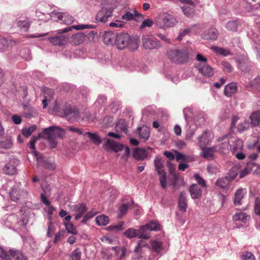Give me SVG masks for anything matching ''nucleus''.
Returning a JSON list of instances; mask_svg holds the SVG:
<instances>
[{"label": "nucleus", "instance_id": "49530a36", "mask_svg": "<svg viewBox=\"0 0 260 260\" xmlns=\"http://www.w3.org/2000/svg\"><path fill=\"white\" fill-rule=\"evenodd\" d=\"M64 114L68 117H76L78 114L77 109L71 107L67 108L64 110Z\"/></svg>", "mask_w": 260, "mask_h": 260}, {"label": "nucleus", "instance_id": "09e8293b", "mask_svg": "<svg viewBox=\"0 0 260 260\" xmlns=\"http://www.w3.org/2000/svg\"><path fill=\"white\" fill-rule=\"evenodd\" d=\"M133 204L134 202L132 201L131 203L122 204L119 208L120 216L125 215L127 213V211L129 207L131 206V205Z\"/></svg>", "mask_w": 260, "mask_h": 260}, {"label": "nucleus", "instance_id": "bf43d9fd", "mask_svg": "<svg viewBox=\"0 0 260 260\" xmlns=\"http://www.w3.org/2000/svg\"><path fill=\"white\" fill-rule=\"evenodd\" d=\"M41 134H39L38 136H33L29 142V148L31 149H35V143L38 139L41 137Z\"/></svg>", "mask_w": 260, "mask_h": 260}, {"label": "nucleus", "instance_id": "a19ab883", "mask_svg": "<svg viewBox=\"0 0 260 260\" xmlns=\"http://www.w3.org/2000/svg\"><path fill=\"white\" fill-rule=\"evenodd\" d=\"M17 25L22 32L27 31L30 27V23L27 20H19L17 22Z\"/></svg>", "mask_w": 260, "mask_h": 260}, {"label": "nucleus", "instance_id": "39448f33", "mask_svg": "<svg viewBox=\"0 0 260 260\" xmlns=\"http://www.w3.org/2000/svg\"><path fill=\"white\" fill-rule=\"evenodd\" d=\"M155 23L159 28H165L174 26L177 21L172 15L163 13L159 15Z\"/></svg>", "mask_w": 260, "mask_h": 260}, {"label": "nucleus", "instance_id": "393cba45", "mask_svg": "<svg viewBox=\"0 0 260 260\" xmlns=\"http://www.w3.org/2000/svg\"><path fill=\"white\" fill-rule=\"evenodd\" d=\"M147 155L148 152L145 149L137 148L134 152V156L139 160L144 159Z\"/></svg>", "mask_w": 260, "mask_h": 260}, {"label": "nucleus", "instance_id": "e433bc0d", "mask_svg": "<svg viewBox=\"0 0 260 260\" xmlns=\"http://www.w3.org/2000/svg\"><path fill=\"white\" fill-rule=\"evenodd\" d=\"M84 135H87L91 142L96 145H99L102 142L101 138L96 133L86 132L84 134Z\"/></svg>", "mask_w": 260, "mask_h": 260}, {"label": "nucleus", "instance_id": "ea45409f", "mask_svg": "<svg viewBox=\"0 0 260 260\" xmlns=\"http://www.w3.org/2000/svg\"><path fill=\"white\" fill-rule=\"evenodd\" d=\"M230 181L228 179L225 177L221 178H219L216 181L215 184L217 186L221 188H226L229 184Z\"/></svg>", "mask_w": 260, "mask_h": 260}, {"label": "nucleus", "instance_id": "473e14b6", "mask_svg": "<svg viewBox=\"0 0 260 260\" xmlns=\"http://www.w3.org/2000/svg\"><path fill=\"white\" fill-rule=\"evenodd\" d=\"M154 166L155 170L157 172V174L164 173L165 172L164 169V165L162 163L161 159L156 156L154 159Z\"/></svg>", "mask_w": 260, "mask_h": 260}, {"label": "nucleus", "instance_id": "0e129e2a", "mask_svg": "<svg viewBox=\"0 0 260 260\" xmlns=\"http://www.w3.org/2000/svg\"><path fill=\"white\" fill-rule=\"evenodd\" d=\"M251 171V169L249 168V165L247 166L244 169H243L242 171L240 170V175L239 177L240 178H242L247 175Z\"/></svg>", "mask_w": 260, "mask_h": 260}, {"label": "nucleus", "instance_id": "0eeeda50", "mask_svg": "<svg viewBox=\"0 0 260 260\" xmlns=\"http://www.w3.org/2000/svg\"><path fill=\"white\" fill-rule=\"evenodd\" d=\"M108 146L112 150L117 152L124 149L125 155L126 157L129 155V149L127 146L125 147L123 145L118 144L111 139H107L106 143L104 146V149H106Z\"/></svg>", "mask_w": 260, "mask_h": 260}, {"label": "nucleus", "instance_id": "2eb2a0df", "mask_svg": "<svg viewBox=\"0 0 260 260\" xmlns=\"http://www.w3.org/2000/svg\"><path fill=\"white\" fill-rule=\"evenodd\" d=\"M44 98L42 101L43 108L45 109L47 107L48 102L51 101L53 100L54 95V91L50 88H45L44 90Z\"/></svg>", "mask_w": 260, "mask_h": 260}, {"label": "nucleus", "instance_id": "5701e85b", "mask_svg": "<svg viewBox=\"0 0 260 260\" xmlns=\"http://www.w3.org/2000/svg\"><path fill=\"white\" fill-rule=\"evenodd\" d=\"M116 35L112 31H109L105 32L103 37L104 43L106 45L113 44L114 40H116Z\"/></svg>", "mask_w": 260, "mask_h": 260}, {"label": "nucleus", "instance_id": "a211bd4d", "mask_svg": "<svg viewBox=\"0 0 260 260\" xmlns=\"http://www.w3.org/2000/svg\"><path fill=\"white\" fill-rule=\"evenodd\" d=\"M85 39V35L82 32H79L72 36L71 42L75 45H78L82 44Z\"/></svg>", "mask_w": 260, "mask_h": 260}, {"label": "nucleus", "instance_id": "423d86ee", "mask_svg": "<svg viewBox=\"0 0 260 260\" xmlns=\"http://www.w3.org/2000/svg\"><path fill=\"white\" fill-rule=\"evenodd\" d=\"M143 47L147 50L158 49L161 47V43L153 36L149 35H143L142 37Z\"/></svg>", "mask_w": 260, "mask_h": 260}, {"label": "nucleus", "instance_id": "a878e982", "mask_svg": "<svg viewBox=\"0 0 260 260\" xmlns=\"http://www.w3.org/2000/svg\"><path fill=\"white\" fill-rule=\"evenodd\" d=\"M240 165H235L231 169L229 173L226 176V177L231 182L233 181L237 176L238 173L240 172Z\"/></svg>", "mask_w": 260, "mask_h": 260}, {"label": "nucleus", "instance_id": "a18cd8bd", "mask_svg": "<svg viewBox=\"0 0 260 260\" xmlns=\"http://www.w3.org/2000/svg\"><path fill=\"white\" fill-rule=\"evenodd\" d=\"M148 231H149L146 228L143 229V225L141 226L140 230H139L140 234L138 236V238L139 239L145 240L150 239V235L149 233H148Z\"/></svg>", "mask_w": 260, "mask_h": 260}, {"label": "nucleus", "instance_id": "f3484780", "mask_svg": "<svg viewBox=\"0 0 260 260\" xmlns=\"http://www.w3.org/2000/svg\"><path fill=\"white\" fill-rule=\"evenodd\" d=\"M198 68L199 72L205 77H210L213 74L212 68L207 63L200 64Z\"/></svg>", "mask_w": 260, "mask_h": 260}, {"label": "nucleus", "instance_id": "f704fd0d", "mask_svg": "<svg viewBox=\"0 0 260 260\" xmlns=\"http://www.w3.org/2000/svg\"><path fill=\"white\" fill-rule=\"evenodd\" d=\"M9 253L16 260H27L26 256L19 250L10 249Z\"/></svg>", "mask_w": 260, "mask_h": 260}, {"label": "nucleus", "instance_id": "6e6552de", "mask_svg": "<svg viewBox=\"0 0 260 260\" xmlns=\"http://www.w3.org/2000/svg\"><path fill=\"white\" fill-rule=\"evenodd\" d=\"M113 9L111 7L102 8L98 13L96 20L102 23L107 22L109 18L112 17Z\"/></svg>", "mask_w": 260, "mask_h": 260}, {"label": "nucleus", "instance_id": "c756f323", "mask_svg": "<svg viewBox=\"0 0 260 260\" xmlns=\"http://www.w3.org/2000/svg\"><path fill=\"white\" fill-rule=\"evenodd\" d=\"M172 175L173 178L170 184V186H172L173 188L176 186L179 188L180 186L183 185V180L181 178H179L176 174Z\"/></svg>", "mask_w": 260, "mask_h": 260}, {"label": "nucleus", "instance_id": "37998d69", "mask_svg": "<svg viewBox=\"0 0 260 260\" xmlns=\"http://www.w3.org/2000/svg\"><path fill=\"white\" fill-rule=\"evenodd\" d=\"M146 228L149 231H159L160 229V225L154 221H150L148 224L143 225V229Z\"/></svg>", "mask_w": 260, "mask_h": 260}, {"label": "nucleus", "instance_id": "680f3d73", "mask_svg": "<svg viewBox=\"0 0 260 260\" xmlns=\"http://www.w3.org/2000/svg\"><path fill=\"white\" fill-rule=\"evenodd\" d=\"M212 49L219 54L222 55L223 56H226L229 54V51L222 48L217 47H212Z\"/></svg>", "mask_w": 260, "mask_h": 260}, {"label": "nucleus", "instance_id": "dca6fc26", "mask_svg": "<svg viewBox=\"0 0 260 260\" xmlns=\"http://www.w3.org/2000/svg\"><path fill=\"white\" fill-rule=\"evenodd\" d=\"M202 38L205 40H216L218 36V31L215 28H212L202 35Z\"/></svg>", "mask_w": 260, "mask_h": 260}, {"label": "nucleus", "instance_id": "f8f14e48", "mask_svg": "<svg viewBox=\"0 0 260 260\" xmlns=\"http://www.w3.org/2000/svg\"><path fill=\"white\" fill-rule=\"evenodd\" d=\"M211 133L209 131H205L201 136L198 137L199 144L200 147L208 145L211 141Z\"/></svg>", "mask_w": 260, "mask_h": 260}, {"label": "nucleus", "instance_id": "13d9d810", "mask_svg": "<svg viewBox=\"0 0 260 260\" xmlns=\"http://www.w3.org/2000/svg\"><path fill=\"white\" fill-rule=\"evenodd\" d=\"M195 180L197 181L198 183L203 187H206V184L205 180L200 176L199 174H196L193 176Z\"/></svg>", "mask_w": 260, "mask_h": 260}, {"label": "nucleus", "instance_id": "4d7b16f0", "mask_svg": "<svg viewBox=\"0 0 260 260\" xmlns=\"http://www.w3.org/2000/svg\"><path fill=\"white\" fill-rule=\"evenodd\" d=\"M81 253L79 249L74 250L71 255V260H80Z\"/></svg>", "mask_w": 260, "mask_h": 260}, {"label": "nucleus", "instance_id": "603ef678", "mask_svg": "<svg viewBox=\"0 0 260 260\" xmlns=\"http://www.w3.org/2000/svg\"><path fill=\"white\" fill-rule=\"evenodd\" d=\"M12 146V142L10 140L6 139L0 143V147L6 149H10Z\"/></svg>", "mask_w": 260, "mask_h": 260}, {"label": "nucleus", "instance_id": "6e6d98bb", "mask_svg": "<svg viewBox=\"0 0 260 260\" xmlns=\"http://www.w3.org/2000/svg\"><path fill=\"white\" fill-rule=\"evenodd\" d=\"M237 21H232L226 23L225 27L231 31H235L237 28Z\"/></svg>", "mask_w": 260, "mask_h": 260}, {"label": "nucleus", "instance_id": "5fc2aeb1", "mask_svg": "<svg viewBox=\"0 0 260 260\" xmlns=\"http://www.w3.org/2000/svg\"><path fill=\"white\" fill-rule=\"evenodd\" d=\"M243 260H256L254 255L250 252H244L241 255Z\"/></svg>", "mask_w": 260, "mask_h": 260}, {"label": "nucleus", "instance_id": "052dcab7", "mask_svg": "<svg viewBox=\"0 0 260 260\" xmlns=\"http://www.w3.org/2000/svg\"><path fill=\"white\" fill-rule=\"evenodd\" d=\"M254 212L255 214L260 216V199L258 198L255 200Z\"/></svg>", "mask_w": 260, "mask_h": 260}, {"label": "nucleus", "instance_id": "7ed1b4c3", "mask_svg": "<svg viewBox=\"0 0 260 260\" xmlns=\"http://www.w3.org/2000/svg\"><path fill=\"white\" fill-rule=\"evenodd\" d=\"M43 138L48 142L51 148L56 147L57 138H62L64 135V130L58 126H51L44 128L42 132Z\"/></svg>", "mask_w": 260, "mask_h": 260}, {"label": "nucleus", "instance_id": "bb28decb", "mask_svg": "<svg viewBox=\"0 0 260 260\" xmlns=\"http://www.w3.org/2000/svg\"><path fill=\"white\" fill-rule=\"evenodd\" d=\"M201 147L202 149V156L206 158L212 157L214 153L217 151V147L208 148L203 146Z\"/></svg>", "mask_w": 260, "mask_h": 260}, {"label": "nucleus", "instance_id": "4468645a", "mask_svg": "<svg viewBox=\"0 0 260 260\" xmlns=\"http://www.w3.org/2000/svg\"><path fill=\"white\" fill-rule=\"evenodd\" d=\"M37 160L39 165L42 166L46 169L49 170H54L56 168V165L54 163L48 161L42 156L37 157Z\"/></svg>", "mask_w": 260, "mask_h": 260}, {"label": "nucleus", "instance_id": "79ce46f5", "mask_svg": "<svg viewBox=\"0 0 260 260\" xmlns=\"http://www.w3.org/2000/svg\"><path fill=\"white\" fill-rule=\"evenodd\" d=\"M143 247H147L150 248V245L146 243V242L143 241L142 239L139 240L137 243L136 247L135 248L134 251L135 253H142V248Z\"/></svg>", "mask_w": 260, "mask_h": 260}, {"label": "nucleus", "instance_id": "cd10ccee", "mask_svg": "<svg viewBox=\"0 0 260 260\" xmlns=\"http://www.w3.org/2000/svg\"><path fill=\"white\" fill-rule=\"evenodd\" d=\"M150 248L154 252L158 254L163 249L162 243L157 240H152L150 242Z\"/></svg>", "mask_w": 260, "mask_h": 260}, {"label": "nucleus", "instance_id": "c03bdc74", "mask_svg": "<svg viewBox=\"0 0 260 260\" xmlns=\"http://www.w3.org/2000/svg\"><path fill=\"white\" fill-rule=\"evenodd\" d=\"M95 221L99 225H105L109 222V218L105 215H101L96 217Z\"/></svg>", "mask_w": 260, "mask_h": 260}, {"label": "nucleus", "instance_id": "4c0bfd02", "mask_svg": "<svg viewBox=\"0 0 260 260\" xmlns=\"http://www.w3.org/2000/svg\"><path fill=\"white\" fill-rule=\"evenodd\" d=\"M140 234V232L138 230H136L133 228H129L126 230L124 233V236L129 239H132L136 237H138Z\"/></svg>", "mask_w": 260, "mask_h": 260}, {"label": "nucleus", "instance_id": "6ab92c4d", "mask_svg": "<svg viewBox=\"0 0 260 260\" xmlns=\"http://www.w3.org/2000/svg\"><path fill=\"white\" fill-rule=\"evenodd\" d=\"M189 192L191 198L199 199L202 195V190L196 184H192L189 188Z\"/></svg>", "mask_w": 260, "mask_h": 260}, {"label": "nucleus", "instance_id": "1a4fd4ad", "mask_svg": "<svg viewBox=\"0 0 260 260\" xmlns=\"http://www.w3.org/2000/svg\"><path fill=\"white\" fill-rule=\"evenodd\" d=\"M219 142L222 141L219 144V147L217 149V151H219L220 153H225L228 152L230 149L232 150V144L230 142V139L228 138V136H224L220 137L218 139Z\"/></svg>", "mask_w": 260, "mask_h": 260}, {"label": "nucleus", "instance_id": "9b49d317", "mask_svg": "<svg viewBox=\"0 0 260 260\" xmlns=\"http://www.w3.org/2000/svg\"><path fill=\"white\" fill-rule=\"evenodd\" d=\"M87 209L85 204H78L75 205L73 207V211L75 212V218L78 220L79 218L83 216L84 214L87 212Z\"/></svg>", "mask_w": 260, "mask_h": 260}, {"label": "nucleus", "instance_id": "58836bf2", "mask_svg": "<svg viewBox=\"0 0 260 260\" xmlns=\"http://www.w3.org/2000/svg\"><path fill=\"white\" fill-rule=\"evenodd\" d=\"M138 131L141 138H143L145 140L148 139L150 136V131L148 127L146 126L139 127L138 128Z\"/></svg>", "mask_w": 260, "mask_h": 260}, {"label": "nucleus", "instance_id": "4be33fe9", "mask_svg": "<svg viewBox=\"0 0 260 260\" xmlns=\"http://www.w3.org/2000/svg\"><path fill=\"white\" fill-rule=\"evenodd\" d=\"M246 191L245 189H239L235 193V198L234 200V204L237 206L241 205L242 200L244 198Z\"/></svg>", "mask_w": 260, "mask_h": 260}, {"label": "nucleus", "instance_id": "338daca9", "mask_svg": "<svg viewBox=\"0 0 260 260\" xmlns=\"http://www.w3.org/2000/svg\"><path fill=\"white\" fill-rule=\"evenodd\" d=\"M176 159L177 161H179L181 159H182L183 161H187L189 158H190V157L188 156L183 155L177 151H176Z\"/></svg>", "mask_w": 260, "mask_h": 260}, {"label": "nucleus", "instance_id": "69168bd1", "mask_svg": "<svg viewBox=\"0 0 260 260\" xmlns=\"http://www.w3.org/2000/svg\"><path fill=\"white\" fill-rule=\"evenodd\" d=\"M0 257L5 260H12L7 252L0 247Z\"/></svg>", "mask_w": 260, "mask_h": 260}, {"label": "nucleus", "instance_id": "b1692460", "mask_svg": "<svg viewBox=\"0 0 260 260\" xmlns=\"http://www.w3.org/2000/svg\"><path fill=\"white\" fill-rule=\"evenodd\" d=\"M23 192L18 186H15L13 187L10 193L11 199L13 201L17 202L19 199Z\"/></svg>", "mask_w": 260, "mask_h": 260}, {"label": "nucleus", "instance_id": "864d4df0", "mask_svg": "<svg viewBox=\"0 0 260 260\" xmlns=\"http://www.w3.org/2000/svg\"><path fill=\"white\" fill-rule=\"evenodd\" d=\"M191 31V28H186L180 31L179 35L177 38V40L180 42L182 40L183 37L189 34Z\"/></svg>", "mask_w": 260, "mask_h": 260}, {"label": "nucleus", "instance_id": "72a5a7b5", "mask_svg": "<svg viewBox=\"0 0 260 260\" xmlns=\"http://www.w3.org/2000/svg\"><path fill=\"white\" fill-rule=\"evenodd\" d=\"M237 90V85L235 83H231L227 85L224 88L225 94L230 97Z\"/></svg>", "mask_w": 260, "mask_h": 260}, {"label": "nucleus", "instance_id": "f257e3e1", "mask_svg": "<svg viewBox=\"0 0 260 260\" xmlns=\"http://www.w3.org/2000/svg\"><path fill=\"white\" fill-rule=\"evenodd\" d=\"M139 40L136 37L131 36L126 32H119L116 34L115 45L118 49L123 50L128 49L131 51H135L139 47Z\"/></svg>", "mask_w": 260, "mask_h": 260}, {"label": "nucleus", "instance_id": "9d476101", "mask_svg": "<svg viewBox=\"0 0 260 260\" xmlns=\"http://www.w3.org/2000/svg\"><path fill=\"white\" fill-rule=\"evenodd\" d=\"M179 2L187 5L181 7L184 15L189 17H192L194 13V2L191 0H179Z\"/></svg>", "mask_w": 260, "mask_h": 260}, {"label": "nucleus", "instance_id": "8fccbe9b", "mask_svg": "<svg viewBox=\"0 0 260 260\" xmlns=\"http://www.w3.org/2000/svg\"><path fill=\"white\" fill-rule=\"evenodd\" d=\"M66 229L68 232L70 234L76 235L77 234V232L76 228L73 223L70 222H68L64 223Z\"/></svg>", "mask_w": 260, "mask_h": 260}, {"label": "nucleus", "instance_id": "2f4dec72", "mask_svg": "<svg viewBox=\"0 0 260 260\" xmlns=\"http://www.w3.org/2000/svg\"><path fill=\"white\" fill-rule=\"evenodd\" d=\"M115 128L117 132H123L125 134L127 133L126 124L124 119H119L116 123Z\"/></svg>", "mask_w": 260, "mask_h": 260}, {"label": "nucleus", "instance_id": "ddd939ff", "mask_svg": "<svg viewBox=\"0 0 260 260\" xmlns=\"http://www.w3.org/2000/svg\"><path fill=\"white\" fill-rule=\"evenodd\" d=\"M18 161L17 160H12L7 164L3 169V171L6 174L12 175L16 173Z\"/></svg>", "mask_w": 260, "mask_h": 260}, {"label": "nucleus", "instance_id": "7c9ffc66", "mask_svg": "<svg viewBox=\"0 0 260 260\" xmlns=\"http://www.w3.org/2000/svg\"><path fill=\"white\" fill-rule=\"evenodd\" d=\"M58 20L62 21V23L69 25L74 21V18L71 16L66 14H58L57 16Z\"/></svg>", "mask_w": 260, "mask_h": 260}, {"label": "nucleus", "instance_id": "3c124183", "mask_svg": "<svg viewBox=\"0 0 260 260\" xmlns=\"http://www.w3.org/2000/svg\"><path fill=\"white\" fill-rule=\"evenodd\" d=\"M159 176V181L160 184L162 188L165 189L167 187V176L166 173L164 172V173L158 174Z\"/></svg>", "mask_w": 260, "mask_h": 260}, {"label": "nucleus", "instance_id": "412c9836", "mask_svg": "<svg viewBox=\"0 0 260 260\" xmlns=\"http://www.w3.org/2000/svg\"><path fill=\"white\" fill-rule=\"evenodd\" d=\"M187 206L185 192L184 191H182L180 193L178 199V207L181 211L185 212Z\"/></svg>", "mask_w": 260, "mask_h": 260}, {"label": "nucleus", "instance_id": "20e7f679", "mask_svg": "<svg viewBox=\"0 0 260 260\" xmlns=\"http://www.w3.org/2000/svg\"><path fill=\"white\" fill-rule=\"evenodd\" d=\"M169 58L178 64H182L188 61L189 52L187 47H183L180 49H173L168 53Z\"/></svg>", "mask_w": 260, "mask_h": 260}, {"label": "nucleus", "instance_id": "774afa93", "mask_svg": "<svg viewBox=\"0 0 260 260\" xmlns=\"http://www.w3.org/2000/svg\"><path fill=\"white\" fill-rule=\"evenodd\" d=\"M122 19L126 21H130L134 19V15L130 12H127L122 16Z\"/></svg>", "mask_w": 260, "mask_h": 260}, {"label": "nucleus", "instance_id": "aec40b11", "mask_svg": "<svg viewBox=\"0 0 260 260\" xmlns=\"http://www.w3.org/2000/svg\"><path fill=\"white\" fill-rule=\"evenodd\" d=\"M230 142L232 144V151L234 153L238 150L241 149L243 145V141L235 137L230 138Z\"/></svg>", "mask_w": 260, "mask_h": 260}, {"label": "nucleus", "instance_id": "c9c22d12", "mask_svg": "<svg viewBox=\"0 0 260 260\" xmlns=\"http://www.w3.org/2000/svg\"><path fill=\"white\" fill-rule=\"evenodd\" d=\"M248 216L242 212H239L235 214L233 216V219L235 221H241L246 223Z\"/></svg>", "mask_w": 260, "mask_h": 260}, {"label": "nucleus", "instance_id": "c85d7f7f", "mask_svg": "<svg viewBox=\"0 0 260 260\" xmlns=\"http://www.w3.org/2000/svg\"><path fill=\"white\" fill-rule=\"evenodd\" d=\"M250 118L252 125L260 127V110H257L252 113Z\"/></svg>", "mask_w": 260, "mask_h": 260}, {"label": "nucleus", "instance_id": "e2e57ef3", "mask_svg": "<svg viewBox=\"0 0 260 260\" xmlns=\"http://www.w3.org/2000/svg\"><path fill=\"white\" fill-rule=\"evenodd\" d=\"M153 23L154 22L152 19H147L144 20L141 25V28H143L146 27H150L152 26Z\"/></svg>", "mask_w": 260, "mask_h": 260}, {"label": "nucleus", "instance_id": "f03ea898", "mask_svg": "<svg viewBox=\"0 0 260 260\" xmlns=\"http://www.w3.org/2000/svg\"><path fill=\"white\" fill-rule=\"evenodd\" d=\"M95 26L91 24H80L77 25H73L70 27H67L63 29H61L57 30V34L59 36L50 37L48 39L50 42L54 46H62L66 41V38L64 36L61 35L63 33L67 32L72 29L76 30H82L86 28H94Z\"/></svg>", "mask_w": 260, "mask_h": 260}, {"label": "nucleus", "instance_id": "de8ad7c7", "mask_svg": "<svg viewBox=\"0 0 260 260\" xmlns=\"http://www.w3.org/2000/svg\"><path fill=\"white\" fill-rule=\"evenodd\" d=\"M36 128L37 127L35 125H32L28 128H23L22 129V134L26 138H28L32 134Z\"/></svg>", "mask_w": 260, "mask_h": 260}]
</instances>
